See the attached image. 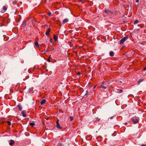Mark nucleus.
Returning <instances> with one entry per match:
<instances>
[{
  "label": "nucleus",
  "mask_w": 146,
  "mask_h": 146,
  "mask_svg": "<svg viewBox=\"0 0 146 146\" xmlns=\"http://www.w3.org/2000/svg\"><path fill=\"white\" fill-rule=\"evenodd\" d=\"M95 87H96V86H94V87L93 88H94V89L95 88Z\"/></svg>",
  "instance_id": "e433bc0d"
},
{
  "label": "nucleus",
  "mask_w": 146,
  "mask_h": 146,
  "mask_svg": "<svg viewBox=\"0 0 146 146\" xmlns=\"http://www.w3.org/2000/svg\"><path fill=\"white\" fill-rule=\"evenodd\" d=\"M59 120L58 119L56 122V127H57L59 129H61L62 128V127H60V125L59 124Z\"/></svg>",
  "instance_id": "7ed1b4c3"
},
{
  "label": "nucleus",
  "mask_w": 146,
  "mask_h": 146,
  "mask_svg": "<svg viewBox=\"0 0 146 146\" xmlns=\"http://www.w3.org/2000/svg\"><path fill=\"white\" fill-rule=\"evenodd\" d=\"M14 140H10V142L9 143V145H12L14 143Z\"/></svg>",
  "instance_id": "9d476101"
},
{
  "label": "nucleus",
  "mask_w": 146,
  "mask_h": 146,
  "mask_svg": "<svg viewBox=\"0 0 146 146\" xmlns=\"http://www.w3.org/2000/svg\"><path fill=\"white\" fill-rule=\"evenodd\" d=\"M68 19L67 18L64 19L62 23L64 24L68 22Z\"/></svg>",
  "instance_id": "0eeeda50"
},
{
  "label": "nucleus",
  "mask_w": 146,
  "mask_h": 146,
  "mask_svg": "<svg viewBox=\"0 0 146 146\" xmlns=\"http://www.w3.org/2000/svg\"><path fill=\"white\" fill-rule=\"evenodd\" d=\"M139 22V21L138 20H135L134 23V24H135L138 23Z\"/></svg>",
  "instance_id": "aec40b11"
},
{
  "label": "nucleus",
  "mask_w": 146,
  "mask_h": 146,
  "mask_svg": "<svg viewBox=\"0 0 146 146\" xmlns=\"http://www.w3.org/2000/svg\"><path fill=\"white\" fill-rule=\"evenodd\" d=\"M35 124V123H30V125L32 127H33Z\"/></svg>",
  "instance_id": "a211bd4d"
},
{
  "label": "nucleus",
  "mask_w": 146,
  "mask_h": 146,
  "mask_svg": "<svg viewBox=\"0 0 146 146\" xmlns=\"http://www.w3.org/2000/svg\"><path fill=\"white\" fill-rule=\"evenodd\" d=\"M113 118V117H110V119H112Z\"/></svg>",
  "instance_id": "72a5a7b5"
},
{
  "label": "nucleus",
  "mask_w": 146,
  "mask_h": 146,
  "mask_svg": "<svg viewBox=\"0 0 146 146\" xmlns=\"http://www.w3.org/2000/svg\"><path fill=\"white\" fill-rule=\"evenodd\" d=\"M49 41L50 42H52V38H50L49 40Z\"/></svg>",
  "instance_id": "c85d7f7f"
},
{
  "label": "nucleus",
  "mask_w": 146,
  "mask_h": 146,
  "mask_svg": "<svg viewBox=\"0 0 146 146\" xmlns=\"http://www.w3.org/2000/svg\"><path fill=\"white\" fill-rule=\"evenodd\" d=\"M144 80V79H140L138 81V82H137V84L138 85H139V84H140V83L143 82Z\"/></svg>",
  "instance_id": "9b49d317"
},
{
  "label": "nucleus",
  "mask_w": 146,
  "mask_h": 146,
  "mask_svg": "<svg viewBox=\"0 0 146 146\" xmlns=\"http://www.w3.org/2000/svg\"><path fill=\"white\" fill-rule=\"evenodd\" d=\"M122 91H123L122 90H120L119 91V93H121L122 92Z\"/></svg>",
  "instance_id": "a878e982"
},
{
  "label": "nucleus",
  "mask_w": 146,
  "mask_h": 146,
  "mask_svg": "<svg viewBox=\"0 0 146 146\" xmlns=\"http://www.w3.org/2000/svg\"><path fill=\"white\" fill-rule=\"evenodd\" d=\"M106 82H103L102 85L101 86V87L104 88V89H106V86H107L106 84Z\"/></svg>",
  "instance_id": "20e7f679"
},
{
  "label": "nucleus",
  "mask_w": 146,
  "mask_h": 146,
  "mask_svg": "<svg viewBox=\"0 0 146 146\" xmlns=\"http://www.w3.org/2000/svg\"><path fill=\"white\" fill-rule=\"evenodd\" d=\"M21 113L22 114V116L24 117H26V111L25 110H23L21 112Z\"/></svg>",
  "instance_id": "39448f33"
},
{
  "label": "nucleus",
  "mask_w": 146,
  "mask_h": 146,
  "mask_svg": "<svg viewBox=\"0 0 146 146\" xmlns=\"http://www.w3.org/2000/svg\"><path fill=\"white\" fill-rule=\"evenodd\" d=\"M46 120H48V118H46Z\"/></svg>",
  "instance_id": "4c0bfd02"
},
{
  "label": "nucleus",
  "mask_w": 146,
  "mask_h": 146,
  "mask_svg": "<svg viewBox=\"0 0 146 146\" xmlns=\"http://www.w3.org/2000/svg\"><path fill=\"white\" fill-rule=\"evenodd\" d=\"M26 21L24 22L22 24V26L23 27H25V26H26Z\"/></svg>",
  "instance_id": "dca6fc26"
},
{
  "label": "nucleus",
  "mask_w": 146,
  "mask_h": 146,
  "mask_svg": "<svg viewBox=\"0 0 146 146\" xmlns=\"http://www.w3.org/2000/svg\"><path fill=\"white\" fill-rule=\"evenodd\" d=\"M80 74V72H78V74Z\"/></svg>",
  "instance_id": "c9c22d12"
},
{
  "label": "nucleus",
  "mask_w": 146,
  "mask_h": 146,
  "mask_svg": "<svg viewBox=\"0 0 146 146\" xmlns=\"http://www.w3.org/2000/svg\"><path fill=\"white\" fill-rule=\"evenodd\" d=\"M145 145L143 144V145H142L141 146H145Z\"/></svg>",
  "instance_id": "f704fd0d"
},
{
  "label": "nucleus",
  "mask_w": 146,
  "mask_h": 146,
  "mask_svg": "<svg viewBox=\"0 0 146 146\" xmlns=\"http://www.w3.org/2000/svg\"><path fill=\"white\" fill-rule=\"evenodd\" d=\"M54 38L55 41H56L58 39V36L55 35H54Z\"/></svg>",
  "instance_id": "ddd939ff"
},
{
  "label": "nucleus",
  "mask_w": 146,
  "mask_h": 146,
  "mask_svg": "<svg viewBox=\"0 0 146 146\" xmlns=\"http://www.w3.org/2000/svg\"><path fill=\"white\" fill-rule=\"evenodd\" d=\"M46 102V100H42L40 102V104L41 105L43 104L44 103H45Z\"/></svg>",
  "instance_id": "4468645a"
},
{
  "label": "nucleus",
  "mask_w": 146,
  "mask_h": 146,
  "mask_svg": "<svg viewBox=\"0 0 146 146\" xmlns=\"http://www.w3.org/2000/svg\"><path fill=\"white\" fill-rule=\"evenodd\" d=\"M144 70H146V66L144 68Z\"/></svg>",
  "instance_id": "c756f323"
},
{
  "label": "nucleus",
  "mask_w": 146,
  "mask_h": 146,
  "mask_svg": "<svg viewBox=\"0 0 146 146\" xmlns=\"http://www.w3.org/2000/svg\"><path fill=\"white\" fill-rule=\"evenodd\" d=\"M7 123L9 125H11V123L10 121H7Z\"/></svg>",
  "instance_id": "b1692460"
},
{
  "label": "nucleus",
  "mask_w": 146,
  "mask_h": 146,
  "mask_svg": "<svg viewBox=\"0 0 146 146\" xmlns=\"http://www.w3.org/2000/svg\"><path fill=\"white\" fill-rule=\"evenodd\" d=\"M110 56H113L114 55V52L113 51H111L110 53Z\"/></svg>",
  "instance_id": "f8f14e48"
},
{
  "label": "nucleus",
  "mask_w": 146,
  "mask_h": 146,
  "mask_svg": "<svg viewBox=\"0 0 146 146\" xmlns=\"http://www.w3.org/2000/svg\"><path fill=\"white\" fill-rule=\"evenodd\" d=\"M62 144H61V143H59L58 145V146H61V145Z\"/></svg>",
  "instance_id": "cd10ccee"
},
{
  "label": "nucleus",
  "mask_w": 146,
  "mask_h": 146,
  "mask_svg": "<svg viewBox=\"0 0 146 146\" xmlns=\"http://www.w3.org/2000/svg\"><path fill=\"white\" fill-rule=\"evenodd\" d=\"M132 120L134 124H136L139 122V118L138 117H134L132 119Z\"/></svg>",
  "instance_id": "f257e3e1"
},
{
  "label": "nucleus",
  "mask_w": 146,
  "mask_h": 146,
  "mask_svg": "<svg viewBox=\"0 0 146 146\" xmlns=\"http://www.w3.org/2000/svg\"><path fill=\"white\" fill-rule=\"evenodd\" d=\"M49 62H50V60L49 59H48V60H47Z\"/></svg>",
  "instance_id": "7c9ffc66"
},
{
  "label": "nucleus",
  "mask_w": 146,
  "mask_h": 146,
  "mask_svg": "<svg viewBox=\"0 0 146 146\" xmlns=\"http://www.w3.org/2000/svg\"><path fill=\"white\" fill-rule=\"evenodd\" d=\"M139 0H136V3H138L139 2Z\"/></svg>",
  "instance_id": "2f4dec72"
},
{
  "label": "nucleus",
  "mask_w": 146,
  "mask_h": 146,
  "mask_svg": "<svg viewBox=\"0 0 146 146\" xmlns=\"http://www.w3.org/2000/svg\"><path fill=\"white\" fill-rule=\"evenodd\" d=\"M100 120V119L98 118V117L96 118V120L98 121Z\"/></svg>",
  "instance_id": "bb28decb"
},
{
  "label": "nucleus",
  "mask_w": 146,
  "mask_h": 146,
  "mask_svg": "<svg viewBox=\"0 0 146 146\" xmlns=\"http://www.w3.org/2000/svg\"><path fill=\"white\" fill-rule=\"evenodd\" d=\"M50 28L48 29L47 31H46L45 32V34L46 35H47L48 36L49 34V33L50 32Z\"/></svg>",
  "instance_id": "423d86ee"
},
{
  "label": "nucleus",
  "mask_w": 146,
  "mask_h": 146,
  "mask_svg": "<svg viewBox=\"0 0 146 146\" xmlns=\"http://www.w3.org/2000/svg\"><path fill=\"white\" fill-rule=\"evenodd\" d=\"M90 137V136H89L87 135V136H86V139H87V140H91V139H88V137Z\"/></svg>",
  "instance_id": "4be33fe9"
},
{
  "label": "nucleus",
  "mask_w": 146,
  "mask_h": 146,
  "mask_svg": "<svg viewBox=\"0 0 146 146\" xmlns=\"http://www.w3.org/2000/svg\"><path fill=\"white\" fill-rule=\"evenodd\" d=\"M128 38V36H126L123 37L120 40L119 43L120 44H121L123 43Z\"/></svg>",
  "instance_id": "f03ea898"
},
{
  "label": "nucleus",
  "mask_w": 146,
  "mask_h": 146,
  "mask_svg": "<svg viewBox=\"0 0 146 146\" xmlns=\"http://www.w3.org/2000/svg\"><path fill=\"white\" fill-rule=\"evenodd\" d=\"M17 107L19 108V110L20 111L22 109V107L19 104L17 105Z\"/></svg>",
  "instance_id": "2eb2a0df"
},
{
  "label": "nucleus",
  "mask_w": 146,
  "mask_h": 146,
  "mask_svg": "<svg viewBox=\"0 0 146 146\" xmlns=\"http://www.w3.org/2000/svg\"><path fill=\"white\" fill-rule=\"evenodd\" d=\"M127 123H125V125H127Z\"/></svg>",
  "instance_id": "473e14b6"
},
{
  "label": "nucleus",
  "mask_w": 146,
  "mask_h": 146,
  "mask_svg": "<svg viewBox=\"0 0 146 146\" xmlns=\"http://www.w3.org/2000/svg\"><path fill=\"white\" fill-rule=\"evenodd\" d=\"M105 12L108 14H109V13H111L112 14L113 13V12L110 11L108 9H106Z\"/></svg>",
  "instance_id": "1a4fd4ad"
},
{
  "label": "nucleus",
  "mask_w": 146,
  "mask_h": 146,
  "mask_svg": "<svg viewBox=\"0 0 146 146\" xmlns=\"http://www.w3.org/2000/svg\"><path fill=\"white\" fill-rule=\"evenodd\" d=\"M3 10L1 11L2 13L4 12L7 9V8L5 6H3L2 8Z\"/></svg>",
  "instance_id": "6e6552de"
},
{
  "label": "nucleus",
  "mask_w": 146,
  "mask_h": 146,
  "mask_svg": "<svg viewBox=\"0 0 146 146\" xmlns=\"http://www.w3.org/2000/svg\"><path fill=\"white\" fill-rule=\"evenodd\" d=\"M48 16H49V17L51 16L52 15V14L51 13H50V12H49V13H48Z\"/></svg>",
  "instance_id": "412c9836"
},
{
  "label": "nucleus",
  "mask_w": 146,
  "mask_h": 146,
  "mask_svg": "<svg viewBox=\"0 0 146 146\" xmlns=\"http://www.w3.org/2000/svg\"><path fill=\"white\" fill-rule=\"evenodd\" d=\"M70 118L71 121H72L73 120V117L72 116H70Z\"/></svg>",
  "instance_id": "5701e85b"
},
{
  "label": "nucleus",
  "mask_w": 146,
  "mask_h": 146,
  "mask_svg": "<svg viewBox=\"0 0 146 146\" xmlns=\"http://www.w3.org/2000/svg\"><path fill=\"white\" fill-rule=\"evenodd\" d=\"M35 44L36 46L38 47H39V45L38 44V43L37 42H36L35 43Z\"/></svg>",
  "instance_id": "f3484780"
},
{
  "label": "nucleus",
  "mask_w": 146,
  "mask_h": 146,
  "mask_svg": "<svg viewBox=\"0 0 146 146\" xmlns=\"http://www.w3.org/2000/svg\"><path fill=\"white\" fill-rule=\"evenodd\" d=\"M13 4H16L17 3V2L16 1H13Z\"/></svg>",
  "instance_id": "393cba45"
},
{
  "label": "nucleus",
  "mask_w": 146,
  "mask_h": 146,
  "mask_svg": "<svg viewBox=\"0 0 146 146\" xmlns=\"http://www.w3.org/2000/svg\"><path fill=\"white\" fill-rule=\"evenodd\" d=\"M88 93H89L88 91H86V94H85V95L83 97L84 98L86 96H87V95H88Z\"/></svg>",
  "instance_id": "6ab92c4d"
}]
</instances>
